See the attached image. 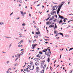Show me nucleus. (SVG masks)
Instances as JSON below:
<instances>
[{
    "label": "nucleus",
    "mask_w": 73,
    "mask_h": 73,
    "mask_svg": "<svg viewBox=\"0 0 73 73\" xmlns=\"http://www.w3.org/2000/svg\"><path fill=\"white\" fill-rule=\"evenodd\" d=\"M45 55H46L48 57H50V56L51 54V52L50 51V52H46L45 53Z\"/></svg>",
    "instance_id": "obj_1"
},
{
    "label": "nucleus",
    "mask_w": 73,
    "mask_h": 73,
    "mask_svg": "<svg viewBox=\"0 0 73 73\" xmlns=\"http://www.w3.org/2000/svg\"><path fill=\"white\" fill-rule=\"evenodd\" d=\"M29 69L31 70H33V69H34V65H31Z\"/></svg>",
    "instance_id": "obj_2"
},
{
    "label": "nucleus",
    "mask_w": 73,
    "mask_h": 73,
    "mask_svg": "<svg viewBox=\"0 0 73 73\" xmlns=\"http://www.w3.org/2000/svg\"><path fill=\"white\" fill-rule=\"evenodd\" d=\"M53 8H54V9H52V10H53L55 11L56 10V9H57V5L54 6L53 7Z\"/></svg>",
    "instance_id": "obj_3"
},
{
    "label": "nucleus",
    "mask_w": 73,
    "mask_h": 73,
    "mask_svg": "<svg viewBox=\"0 0 73 73\" xmlns=\"http://www.w3.org/2000/svg\"><path fill=\"white\" fill-rule=\"evenodd\" d=\"M37 45V44H34H34H32V46H34L33 47H32V48H32V49H35V46H36Z\"/></svg>",
    "instance_id": "obj_4"
},
{
    "label": "nucleus",
    "mask_w": 73,
    "mask_h": 73,
    "mask_svg": "<svg viewBox=\"0 0 73 73\" xmlns=\"http://www.w3.org/2000/svg\"><path fill=\"white\" fill-rule=\"evenodd\" d=\"M36 72H38L40 70V69L38 67H36Z\"/></svg>",
    "instance_id": "obj_5"
},
{
    "label": "nucleus",
    "mask_w": 73,
    "mask_h": 73,
    "mask_svg": "<svg viewBox=\"0 0 73 73\" xmlns=\"http://www.w3.org/2000/svg\"><path fill=\"white\" fill-rule=\"evenodd\" d=\"M54 27V25H50L49 26V28H52V27Z\"/></svg>",
    "instance_id": "obj_6"
},
{
    "label": "nucleus",
    "mask_w": 73,
    "mask_h": 73,
    "mask_svg": "<svg viewBox=\"0 0 73 73\" xmlns=\"http://www.w3.org/2000/svg\"><path fill=\"white\" fill-rule=\"evenodd\" d=\"M55 13V11L54 10H52V11L51 12V15H54Z\"/></svg>",
    "instance_id": "obj_7"
},
{
    "label": "nucleus",
    "mask_w": 73,
    "mask_h": 73,
    "mask_svg": "<svg viewBox=\"0 0 73 73\" xmlns=\"http://www.w3.org/2000/svg\"><path fill=\"white\" fill-rule=\"evenodd\" d=\"M39 64H40L39 62H37L35 63V65L36 66L38 65H39Z\"/></svg>",
    "instance_id": "obj_8"
},
{
    "label": "nucleus",
    "mask_w": 73,
    "mask_h": 73,
    "mask_svg": "<svg viewBox=\"0 0 73 73\" xmlns=\"http://www.w3.org/2000/svg\"><path fill=\"white\" fill-rule=\"evenodd\" d=\"M29 65H28L27 66V68L25 69V71L26 72H27V71H28V69H29Z\"/></svg>",
    "instance_id": "obj_9"
},
{
    "label": "nucleus",
    "mask_w": 73,
    "mask_h": 73,
    "mask_svg": "<svg viewBox=\"0 0 73 73\" xmlns=\"http://www.w3.org/2000/svg\"><path fill=\"white\" fill-rule=\"evenodd\" d=\"M61 9L60 8H58L57 11V14H58L59 13V12H60V9Z\"/></svg>",
    "instance_id": "obj_10"
},
{
    "label": "nucleus",
    "mask_w": 73,
    "mask_h": 73,
    "mask_svg": "<svg viewBox=\"0 0 73 73\" xmlns=\"http://www.w3.org/2000/svg\"><path fill=\"white\" fill-rule=\"evenodd\" d=\"M59 18H60V19H64V18L63 17L61 16L60 15H59Z\"/></svg>",
    "instance_id": "obj_11"
},
{
    "label": "nucleus",
    "mask_w": 73,
    "mask_h": 73,
    "mask_svg": "<svg viewBox=\"0 0 73 73\" xmlns=\"http://www.w3.org/2000/svg\"><path fill=\"white\" fill-rule=\"evenodd\" d=\"M46 25H49L50 24V22H47L46 23Z\"/></svg>",
    "instance_id": "obj_12"
},
{
    "label": "nucleus",
    "mask_w": 73,
    "mask_h": 73,
    "mask_svg": "<svg viewBox=\"0 0 73 73\" xmlns=\"http://www.w3.org/2000/svg\"><path fill=\"white\" fill-rule=\"evenodd\" d=\"M62 5H63V4H60V6H59V8H60V9H61V7H62Z\"/></svg>",
    "instance_id": "obj_13"
},
{
    "label": "nucleus",
    "mask_w": 73,
    "mask_h": 73,
    "mask_svg": "<svg viewBox=\"0 0 73 73\" xmlns=\"http://www.w3.org/2000/svg\"><path fill=\"white\" fill-rule=\"evenodd\" d=\"M22 26H23V27L25 26V23H23L22 24Z\"/></svg>",
    "instance_id": "obj_14"
},
{
    "label": "nucleus",
    "mask_w": 73,
    "mask_h": 73,
    "mask_svg": "<svg viewBox=\"0 0 73 73\" xmlns=\"http://www.w3.org/2000/svg\"><path fill=\"white\" fill-rule=\"evenodd\" d=\"M40 56H41L40 54H39L36 56V57H40Z\"/></svg>",
    "instance_id": "obj_15"
},
{
    "label": "nucleus",
    "mask_w": 73,
    "mask_h": 73,
    "mask_svg": "<svg viewBox=\"0 0 73 73\" xmlns=\"http://www.w3.org/2000/svg\"><path fill=\"white\" fill-rule=\"evenodd\" d=\"M50 57H48L47 59V61L48 62H49V61H50V59L49 58Z\"/></svg>",
    "instance_id": "obj_16"
},
{
    "label": "nucleus",
    "mask_w": 73,
    "mask_h": 73,
    "mask_svg": "<svg viewBox=\"0 0 73 73\" xmlns=\"http://www.w3.org/2000/svg\"><path fill=\"white\" fill-rule=\"evenodd\" d=\"M46 51H47V50H46V49H44V50H43L42 52H46Z\"/></svg>",
    "instance_id": "obj_17"
},
{
    "label": "nucleus",
    "mask_w": 73,
    "mask_h": 73,
    "mask_svg": "<svg viewBox=\"0 0 73 73\" xmlns=\"http://www.w3.org/2000/svg\"><path fill=\"white\" fill-rule=\"evenodd\" d=\"M59 35H62V37H64V35H63V34H62V33H59Z\"/></svg>",
    "instance_id": "obj_18"
},
{
    "label": "nucleus",
    "mask_w": 73,
    "mask_h": 73,
    "mask_svg": "<svg viewBox=\"0 0 73 73\" xmlns=\"http://www.w3.org/2000/svg\"><path fill=\"white\" fill-rule=\"evenodd\" d=\"M60 21L59 22V24H61L62 23V21L60 20Z\"/></svg>",
    "instance_id": "obj_19"
},
{
    "label": "nucleus",
    "mask_w": 73,
    "mask_h": 73,
    "mask_svg": "<svg viewBox=\"0 0 73 73\" xmlns=\"http://www.w3.org/2000/svg\"><path fill=\"white\" fill-rule=\"evenodd\" d=\"M41 72V73H44V69H43V70H42Z\"/></svg>",
    "instance_id": "obj_20"
},
{
    "label": "nucleus",
    "mask_w": 73,
    "mask_h": 73,
    "mask_svg": "<svg viewBox=\"0 0 73 73\" xmlns=\"http://www.w3.org/2000/svg\"><path fill=\"white\" fill-rule=\"evenodd\" d=\"M3 24H4V23H3V22H1L0 23V25H2Z\"/></svg>",
    "instance_id": "obj_21"
},
{
    "label": "nucleus",
    "mask_w": 73,
    "mask_h": 73,
    "mask_svg": "<svg viewBox=\"0 0 73 73\" xmlns=\"http://www.w3.org/2000/svg\"><path fill=\"white\" fill-rule=\"evenodd\" d=\"M46 50H47H47H48V52H50V49H48L47 48V49H46Z\"/></svg>",
    "instance_id": "obj_22"
},
{
    "label": "nucleus",
    "mask_w": 73,
    "mask_h": 73,
    "mask_svg": "<svg viewBox=\"0 0 73 73\" xmlns=\"http://www.w3.org/2000/svg\"><path fill=\"white\" fill-rule=\"evenodd\" d=\"M72 49H73V48H70V49L69 50V51H70V50H72Z\"/></svg>",
    "instance_id": "obj_23"
},
{
    "label": "nucleus",
    "mask_w": 73,
    "mask_h": 73,
    "mask_svg": "<svg viewBox=\"0 0 73 73\" xmlns=\"http://www.w3.org/2000/svg\"><path fill=\"white\" fill-rule=\"evenodd\" d=\"M19 57H17V58H16L15 60V61H16L17 59Z\"/></svg>",
    "instance_id": "obj_24"
},
{
    "label": "nucleus",
    "mask_w": 73,
    "mask_h": 73,
    "mask_svg": "<svg viewBox=\"0 0 73 73\" xmlns=\"http://www.w3.org/2000/svg\"><path fill=\"white\" fill-rule=\"evenodd\" d=\"M57 31H54V33L56 34V33H57Z\"/></svg>",
    "instance_id": "obj_25"
},
{
    "label": "nucleus",
    "mask_w": 73,
    "mask_h": 73,
    "mask_svg": "<svg viewBox=\"0 0 73 73\" xmlns=\"http://www.w3.org/2000/svg\"><path fill=\"white\" fill-rule=\"evenodd\" d=\"M21 13V15H23V12L22 11H20Z\"/></svg>",
    "instance_id": "obj_26"
},
{
    "label": "nucleus",
    "mask_w": 73,
    "mask_h": 73,
    "mask_svg": "<svg viewBox=\"0 0 73 73\" xmlns=\"http://www.w3.org/2000/svg\"><path fill=\"white\" fill-rule=\"evenodd\" d=\"M65 37H69V35H65Z\"/></svg>",
    "instance_id": "obj_27"
},
{
    "label": "nucleus",
    "mask_w": 73,
    "mask_h": 73,
    "mask_svg": "<svg viewBox=\"0 0 73 73\" xmlns=\"http://www.w3.org/2000/svg\"><path fill=\"white\" fill-rule=\"evenodd\" d=\"M21 54H19L18 55V57H20V56Z\"/></svg>",
    "instance_id": "obj_28"
},
{
    "label": "nucleus",
    "mask_w": 73,
    "mask_h": 73,
    "mask_svg": "<svg viewBox=\"0 0 73 73\" xmlns=\"http://www.w3.org/2000/svg\"><path fill=\"white\" fill-rule=\"evenodd\" d=\"M46 65H45L43 67L44 69V68H45L46 67Z\"/></svg>",
    "instance_id": "obj_29"
},
{
    "label": "nucleus",
    "mask_w": 73,
    "mask_h": 73,
    "mask_svg": "<svg viewBox=\"0 0 73 73\" xmlns=\"http://www.w3.org/2000/svg\"><path fill=\"white\" fill-rule=\"evenodd\" d=\"M29 69H28V70L27 71V72H30V71L29 70Z\"/></svg>",
    "instance_id": "obj_30"
},
{
    "label": "nucleus",
    "mask_w": 73,
    "mask_h": 73,
    "mask_svg": "<svg viewBox=\"0 0 73 73\" xmlns=\"http://www.w3.org/2000/svg\"><path fill=\"white\" fill-rule=\"evenodd\" d=\"M53 19H52V18H50V19H49V21H50L51 20H53Z\"/></svg>",
    "instance_id": "obj_31"
},
{
    "label": "nucleus",
    "mask_w": 73,
    "mask_h": 73,
    "mask_svg": "<svg viewBox=\"0 0 73 73\" xmlns=\"http://www.w3.org/2000/svg\"><path fill=\"white\" fill-rule=\"evenodd\" d=\"M5 37H6V38H11V37H9L7 36H5Z\"/></svg>",
    "instance_id": "obj_32"
},
{
    "label": "nucleus",
    "mask_w": 73,
    "mask_h": 73,
    "mask_svg": "<svg viewBox=\"0 0 73 73\" xmlns=\"http://www.w3.org/2000/svg\"><path fill=\"white\" fill-rule=\"evenodd\" d=\"M19 19H20V17H18L17 18H16V19L17 20H19Z\"/></svg>",
    "instance_id": "obj_33"
},
{
    "label": "nucleus",
    "mask_w": 73,
    "mask_h": 73,
    "mask_svg": "<svg viewBox=\"0 0 73 73\" xmlns=\"http://www.w3.org/2000/svg\"><path fill=\"white\" fill-rule=\"evenodd\" d=\"M64 3H65V2H61L60 3V4H62L63 5V4H64Z\"/></svg>",
    "instance_id": "obj_34"
},
{
    "label": "nucleus",
    "mask_w": 73,
    "mask_h": 73,
    "mask_svg": "<svg viewBox=\"0 0 73 73\" xmlns=\"http://www.w3.org/2000/svg\"><path fill=\"white\" fill-rule=\"evenodd\" d=\"M12 15H13V12H12V13H11V14H10V16H11Z\"/></svg>",
    "instance_id": "obj_35"
},
{
    "label": "nucleus",
    "mask_w": 73,
    "mask_h": 73,
    "mask_svg": "<svg viewBox=\"0 0 73 73\" xmlns=\"http://www.w3.org/2000/svg\"><path fill=\"white\" fill-rule=\"evenodd\" d=\"M49 18H48L47 19H46V21H48V20H49Z\"/></svg>",
    "instance_id": "obj_36"
},
{
    "label": "nucleus",
    "mask_w": 73,
    "mask_h": 73,
    "mask_svg": "<svg viewBox=\"0 0 73 73\" xmlns=\"http://www.w3.org/2000/svg\"><path fill=\"white\" fill-rule=\"evenodd\" d=\"M55 28H57V25H56V24H55Z\"/></svg>",
    "instance_id": "obj_37"
},
{
    "label": "nucleus",
    "mask_w": 73,
    "mask_h": 73,
    "mask_svg": "<svg viewBox=\"0 0 73 73\" xmlns=\"http://www.w3.org/2000/svg\"><path fill=\"white\" fill-rule=\"evenodd\" d=\"M36 35H38V32H36Z\"/></svg>",
    "instance_id": "obj_38"
},
{
    "label": "nucleus",
    "mask_w": 73,
    "mask_h": 73,
    "mask_svg": "<svg viewBox=\"0 0 73 73\" xmlns=\"http://www.w3.org/2000/svg\"><path fill=\"white\" fill-rule=\"evenodd\" d=\"M29 16H30V17H31V14H29Z\"/></svg>",
    "instance_id": "obj_39"
},
{
    "label": "nucleus",
    "mask_w": 73,
    "mask_h": 73,
    "mask_svg": "<svg viewBox=\"0 0 73 73\" xmlns=\"http://www.w3.org/2000/svg\"><path fill=\"white\" fill-rule=\"evenodd\" d=\"M23 52H22L21 54V55H23Z\"/></svg>",
    "instance_id": "obj_40"
},
{
    "label": "nucleus",
    "mask_w": 73,
    "mask_h": 73,
    "mask_svg": "<svg viewBox=\"0 0 73 73\" xmlns=\"http://www.w3.org/2000/svg\"><path fill=\"white\" fill-rule=\"evenodd\" d=\"M69 15H71V16H72V15H73V14H69Z\"/></svg>",
    "instance_id": "obj_41"
},
{
    "label": "nucleus",
    "mask_w": 73,
    "mask_h": 73,
    "mask_svg": "<svg viewBox=\"0 0 73 73\" xmlns=\"http://www.w3.org/2000/svg\"><path fill=\"white\" fill-rule=\"evenodd\" d=\"M38 35H36V36H35V37L36 38H38Z\"/></svg>",
    "instance_id": "obj_42"
},
{
    "label": "nucleus",
    "mask_w": 73,
    "mask_h": 73,
    "mask_svg": "<svg viewBox=\"0 0 73 73\" xmlns=\"http://www.w3.org/2000/svg\"><path fill=\"white\" fill-rule=\"evenodd\" d=\"M17 64H16L14 65V66H17Z\"/></svg>",
    "instance_id": "obj_43"
},
{
    "label": "nucleus",
    "mask_w": 73,
    "mask_h": 73,
    "mask_svg": "<svg viewBox=\"0 0 73 73\" xmlns=\"http://www.w3.org/2000/svg\"><path fill=\"white\" fill-rule=\"evenodd\" d=\"M11 45H12V44H11H11H10V45H9V46H10V47H11Z\"/></svg>",
    "instance_id": "obj_44"
},
{
    "label": "nucleus",
    "mask_w": 73,
    "mask_h": 73,
    "mask_svg": "<svg viewBox=\"0 0 73 73\" xmlns=\"http://www.w3.org/2000/svg\"><path fill=\"white\" fill-rule=\"evenodd\" d=\"M7 73H8L9 72V71L8 70L7 71Z\"/></svg>",
    "instance_id": "obj_45"
},
{
    "label": "nucleus",
    "mask_w": 73,
    "mask_h": 73,
    "mask_svg": "<svg viewBox=\"0 0 73 73\" xmlns=\"http://www.w3.org/2000/svg\"><path fill=\"white\" fill-rule=\"evenodd\" d=\"M7 64H9V61H8L7 62Z\"/></svg>",
    "instance_id": "obj_46"
},
{
    "label": "nucleus",
    "mask_w": 73,
    "mask_h": 73,
    "mask_svg": "<svg viewBox=\"0 0 73 73\" xmlns=\"http://www.w3.org/2000/svg\"><path fill=\"white\" fill-rule=\"evenodd\" d=\"M23 40H21V41H20V42H23Z\"/></svg>",
    "instance_id": "obj_47"
},
{
    "label": "nucleus",
    "mask_w": 73,
    "mask_h": 73,
    "mask_svg": "<svg viewBox=\"0 0 73 73\" xmlns=\"http://www.w3.org/2000/svg\"><path fill=\"white\" fill-rule=\"evenodd\" d=\"M39 53L40 54H42V52H40Z\"/></svg>",
    "instance_id": "obj_48"
},
{
    "label": "nucleus",
    "mask_w": 73,
    "mask_h": 73,
    "mask_svg": "<svg viewBox=\"0 0 73 73\" xmlns=\"http://www.w3.org/2000/svg\"><path fill=\"white\" fill-rule=\"evenodd\" d=\"M63 21H64V22H65L66 21V20H65V19L63 20Z\"/></svg>",
    "instance_id": "obj_49"
},
{
    "label": "nucleus",
    "mask_w": 73,
    "mask_h": 73,
    "mask_svg": "<svg viewBox=\"0 0 73 73\" xmlns=\"http://www.w3.org/2000/svg\"><path fill=\"white\" fill-rule=\"evenodd\" d=\"M36 29H37V31H38V29H39L38 28H36Z\"/></svg>",
    "instance_id": "obj_50"
},
{
    "label": "nucleus",
    "mask_w": 73,
    "mask_h": 73,
    "mask_svg": "<svg viewBox=\"0 0 73 73\" xmlns=\"http://www.w3.org/2000/svg\"><path fill=\"white\" fill-rule=\"evenodd\" d=\"M34 28H36L37 26H34Z\"/></svg>",
    "instance_id": "obj_51"
},
{
    "label": "nucleus",
    "mask_w": 73,
    "mask_h": 73,
    "mask_svg": "<svg viewBox=\"0 0 73 73\" xmlns=\"http://www.w3.org/2000/svg\"><path fill=\"white\" fill-rule=\"evenodd\" d=\"M40 5V4L38 5H37L36 6V7H38V6H39Z\"/></svg>",
    "instance_id": "obj_52"
},
{
    "label": "nucleus",
    "mask_w": 73,
    "mask_h": 73,
    "mask_svg": "<svg viewBox=\"0 0 73 73\" xmlns=\"http://www.w3.org/2000/svg\"><path fill=\"white\" fill-rule=\"evenodd\" d=\"M45 43H46V44H47V43H48V42H45Z\"/></svg>",
    "instance_id": "obj_53"
},
{
    "label": "nucleus",
    "mask_w": 73,
    "mask_h": 73,
    "mask_svg": "<svg viewBox=\"0 0 73 73\" xmlns=\"http://www.w3.org/2000/svg\"><path fill=\"white\" fill-rule=\"evenodd\" d=\"M22 35V34H21V33L20 34H19V35H20V36H21V35Z\"/></svg>",
    "instance_id": "obj_54"
},
{
    "label": "nucleus",
    "mask_w": 73,
    "mask_h": 73,
    "mask_svg": "<svg viewBox=\"0 0 73 73\" xmlns=\"http://www.w3.org/2000/svg\"><path fill=\"white\" fill-rule=\"evenodd\" d=\"M26 13H25V12H24V13H23V14H24V15H25V14Z\"/></svg>",
    "instance_id": "obj_55"
},
{
    "label": "nucleus",
    "mask_w": 73,
    "mask_h": 73,
    "mask_svg": "<svg viewBox=\"0 0 73 73\" xmlns=\"http://www.w3.org/2000/svg\"><path fill=\"white\" fill-rule=\"evenodd\" d=\"M33 63V62H30V64H32Z\"/></svg>",
    "instance_id": "obj_56"
},
{
    "label": "nucleus",
    "mask_w": 73,
    "mask_h": 73,
    "mask_svg": "<svg viewBox=\"0 0 73 73\" xmlns=\"http://www.w3.org/2000/svg\"><path fill=\"white\" fill-rule=\"evenodd\" d=\"M38 34L39 35H40V32H39V33H38Z\"/></svg>",
    "instance_id": "obj_57"
},
{
    "label": "nucleus",
    "mask_w": 73,
    "mask_h": 73,
    "mask_svg": "<svg viewBox=\"0 0 73 73\" xmlns=\"http://www.w3.org/2000/svg\"><path fill=\"white\" fill-rule=\"evenodd\" d=\"M23 50H24L23 49H21V51H23Z\"/></svg>",
    "instance_id": "obj_58"
},
{
    "label": "nucleus",
    "mask_w": 73,
    "mask_h": 73,
    "mask_svg": "<svg viewBox=\"0 0 73 73\" xmlns=\"http://www.w3.org/2000/svg\"><path fill=\"white\" fill-rule=\"evenodd\" d=\"M8 70H11V69L9 68V69H8Z\"/></svg>",
    "instance_id": "obj_59"
},
{
    "label": "nucleus",
    "mask_w": 73,
    "mask_h": 73,
    "mask_svg": "<svg viewBox=\"0 0 73 73\" xmlns=\"http://www.w3.org/2000/svg\"><path fill=\"white\" fill-rule=\"evenodd\" d=\"M53 4H57V3H55L54 2L53 3Z\"/></svg>",
    "instance_id": "obj_60"
},
{
    "label": "nucleus",
    "mask_w": 73,
    "mask_h": 73,
    "mask_svg": "<svg viewBox=\"0 0 73 73\" xmlns=\"http://www.w3.org/2000/svg\"><path fill=\"white\" fill-rule=\"evenodd\" d=\"M18 44H21V42H19V43Z\"/></svg>",
    "instance_id": "obj_61"
},
{
    "label": "nucleus",
    "mask_w": 73,
    "mask_h": 73,
    "mask_svg": "<svg viewBox=\"0 0 73 73\" xmlns=\"http://www.w3.org/2000/svg\"><path fill=\"white\" fill-rule=\"evenodd\" d=\"M32 34H33V35L34 34V33L33 32H32Z\"/></svg>",
    "instance_id": "obj_62"
},
{
    "label": "nucleus",
    "mask_w": 73,
    "mask_h": 73,
    "mask_svg": "<svg viewBox=\"0 0 73 73\" xmlns=\"http://www.w3.org/2000/svg\"><path fill=\"white\" fill-rule=\"evenodd\" d=\"M31 42V40H29V42Z\"/></svg>",
    "instance_id": "obj_63"
},
{
    "label": "nucleus",
    "mask_w": 73,
    "mask_h": 73,
    "mask_svg": "<svg viewBox=\"0 0 73 73\" xmlns=\"http://www.w3.org/2000/svg\"><path fill=\"white\" fill-rule=\"evenodd\" d=\"M22 16H23V17L24 16V15L23 14H22Z\"/></svg>",
    "instance_id": "obj_64"
}]
</instances>
